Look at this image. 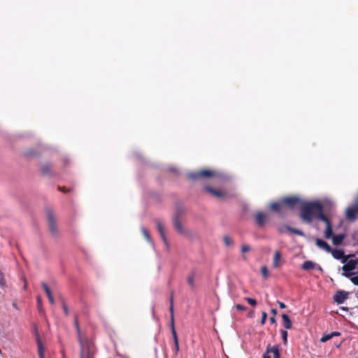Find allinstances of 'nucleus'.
<instances>
[{"label": "nucleus", "mask_w": 358, "mask_h": 358, "mask_svg": "<svg viewBox=\"0 0 358 358\" xmlns=\"http://www.w3.org/2000/svg\"><path fill=\"white\" fill-rule=\"evenodd\" d=\"M37 303H38V308H41V299L40 296L37 297Z\"/></svg>", "instance_id": "49530a36"}, {"label": "nucleus", "mask_w": 358, "mask_h": 358, "mask_svg": "<svg viewBox=\"0 0 358 358\" xmlns=\"http://www.w3.org/2000/svg\"><path fill=\"white\" fill-rule=\"evenodd\" d=\"M187 282H188V284L192 287H194V275H190L189 276H188V278H187Z\"/></svg>", "instance_id": "c9c22d12"}, {"label": "nucleus", "mask_w": 358, "mask_h": 358, "mask_svg": "<svg viewBox=\"0 0 358 358\" xmlns=\"http://www.w3.org/2000/svg\"><path fill=\"white\" fill-rule=\"evenodd\" d=\"M346 259H347L346 258H344L343 262L345 263L346 262Z\"/></svg>", "instance_id": "4d7b16f0"}, {"label": "nucleus", "mask_w": 358, "mask_h": 358, "mask_svg": "<svg viewBox=\"0 0 358 358\" xmlns=\"http://www.w3.org/2000/svg\"><path fill=\"white\" fill-rule=\"evenodd\" d=\"M281 259V254L280 251L276 250L274 253L273 261V266L274 268H278L280 266V260Z\"/></svg>", "instance_id": "aec40b11"}, {"label": "nucleus", "mask_w": 358, "mask_h": 358, "mask_svg": "<svg viewBox=\"0 0 358 358\" xmlns=\"http://www.w3.org/2000/svg\"><path fill=\"white\" fill-rule=\"evenodd\" d=\"M315 243H316V245L318 248H320L321 249H323L326 252H331V246L327 242H325L324 241H323V240H322L320 238H317L315 240Z\"/></svg>", "instance_id": "f8f14e48"}, {"label": "nucleus", "mask_w": 358, "mask_h": 358, "mask_svg": "<svg viewBox=\"0 0 358 358\" xmlns=\"http://www.w3.org/2000/svg\"><path fill=\"white\" fill-rule=\"evenodd\" d=\"M27 288V282L25 281V283L24 285V289H25Z\"/></svg>", "instance_id": "6e6d98bb"}, {"label": "nucleus", "mask_w": 358, "mask_h": 358, "mask_svg": "<svg viewBox=\"0 0 358 358\" xmlns=\"http://www.w3.org/2000/svg\"><path fill=\"white\" fill-rule=\"evenodd\" d=\"M270 352L271 353L273 354V358H280L278 345L271 346V345L270 344Z\"/></svg>", "instance_id": "b1692460"}, {"label": "nucleus", "mask_w": 358, "mask_h": 358, "mask_svg": "<svg viewBox=\"0 0 358 358\" xmlns=\"http://www.w3.org/2000/svg\"><path fill=\"white\" fill-rule=\"evenodd\" d=\"M332 256L336 259H341L344 258V252L342 250H331Z\"/></svg>", "instance_id": "5701e85b"}, {"label": "nucleus", "mask_w": 358, "mask_h": 358, "mask_svg": "<svg viewBox=\"0 0 358 358\" xmlns=\"http://www.w3.org/2000/svg\"><path fill=\"white\" fill-rule=\"evenodd\" d=\"M34 334L36 336V343H37V345H38V355H40V353H44L45 348L43 345L42 341L41 340V338H40V336L38 334V328L36 326H34Z\"/></svg>", "instance_id": "9b49d317"}, {"label": "nucleus", "mask_w": 358, "mask_h": 358, "mask_svg": "<svg viewBox=\"0 0 358 358\" xmlns=\"http://www.w3.org/2000/svg\"><path fill=\"white\" fill-rule=\"evenodd\" d=\"M180 347H179V342L174 343V352L176 355L178 354L179 351Z\"/></svg>", "instance_id": "37998d69"}, {"label": "nucleus", "mask_w": 358, "mask_h": 358, "mask_svg": "<svg viewBox=\"0 0 358 358\" xmlns=\"http://www.w3.org/2000/svg\"><path fill=\"white\" fill-rule=\"evenodd\" d=\"M218 176L215 171L203 169L197 172H192L187 174V178L192 180H197L201 178H213Z\"/></svg>", "instance_id": "20e7f679"}, {"label": "nucleus", "mask_w": 358, "mask_h": 358, "mask_svg": "<svg viewBox=\"0 0 358 358\" xmlns=\"http://www.w3.org/2000/svg\"><path fill=\"white\" fill-rule=\"evenodd\" d=\"M348 293L345 291H338L334 296V301L338 304H342L348 299Z\"/></svg>", "instance_id": "1a4fd4ad"}, {"label": "nucleus", "mask_w": 358, "mask_h": 358, "mask_svg": "<svg viewBox=\"0 0 358 358\" xmlns=\"http://www.w3.org/2000/svg\"><path fill=\"white\" fill-rule=\"evenodd\" d=\"M170 326H171V334H172L173 342L177 343V342H178V338L177 333L176 331L175 324H174V323H170Z\"/></svg>", "instance_id": "bb28decb"}, {"label": "nucleus", "mask_w": 358, "mask_h": 358, "mask_svg": "<svg viewBox=\"0 0 358 358\" xmlns=\"http://www.w3.org/2000/svg\"><path fill=\"white\" fill-rule=\"evenodd\" d=\"M267 318V313L266 312H262V319L260 321V323L262 325H264L266 322Z\"/></svg>", "instance_id": "4c0bfd02"}, {"label": "nucleus", "mask_w": 358, "mask_h": 358, "mask_svg": "<svg viewBox=\"0 0 358 358\" xmlns=\"http://www.w3.org/2000/svg\"><path fill=\"white\" fill-rule=\"evenodd\" d=\"M351 282L355 285L358 286V275L350 277Z\"/></svg>", "instance_id": "ea45409f"}, {"label": "nucleus", "mask_w": 358, "mask_h": 358, "mask_svg": "<svg viewBox=\"0 0 358 358\" xmlns=\"http://www.w3.org/2000/svg\"><path fill=\"white\" fill-rule=\"evenodd\" d=\"M205 189L208 192H209L210 194L217 198L222 197L224 195V194L222 191L215 189L209 186H206Z\"/></svg>", "instance_id": "2eb2a0df"}, {"label": "nucleus", "mask_w": 358, "mask_h": 358, "mask_svg": "<svg viewBox=\"0 0 358 358\" xmlns=\"http://www.w3.org/2000/svg\"><path fill=\"white\" fill-rule=\"evenodd\" d=\"M41 286L43 288L45 292L46 293L48 297L52 295L50 289L45 282H42Z\"/></svg>", "instance_id": "2f4dec72"}, {"label": "nucleus", "mask_w": 358, "mask_h": 358, "mask_svg": "<svg viewBox=\"0 0 358 358\" xmlns=\"http://www.w3.org/2000/svg\"><path fill=\"white\" fill-rule=\"evenodd\" d=\"M0 287L5 288L7 287L6 280L4 277V274L0 271Z\"/></svg>", "instance_id": "cd10ccee"}, {"label": "nucleus", "mask_w": 358, "mask_h": 358, "mask_svg": "<svg viewBox=\"0 0 358 358\" xmlns=\"http://www.w3.org/2000/svg\"><path fill=\"white\" fill-rule=\"evenodd\" d=\"M278 303L279 307H280V308H286V305H285L284 303H282V302H281V301H278Z\"/></svg>", "instance_id": "a18cd8bd"}, {"label": "nucleus", "mask_w": 358, "mask_h": 358, "mask_svg": "<svg viewBox=\"0 0 358 358\" xmlns=\"http://www.w3.org/2000/svg\"><path fill=\"white\" fill-rule=\"evenodd\" d=\"M357 213L358 207L349 208L346 210V218L350 220H353L355 219Z\"/></svg>", "instance_id": "ddd939ff"}, {"label": "nucleus", "mask_w": 358, "mask_h": 358, "mask_svg": "<svg viewBox=\"0 0 358 358\" xmlns=\"http://www.w3.org/2000/svg\"><path fill=\"white\" fill-rule=\"evenodd\" d=\"M48 300H49V302L51 303V304H53L55 303V300H54V298H53V296H48Z\"/></svg>", "instance_id": "de8ad7c7"}, {"label": "nucleus", "mask_w": 358, "mask_h": 358, "mask_svg": "<svg viewBox=\"0 0 358 358\" xmlns=\"http://www.w3.org/2000/svg\"><path fill=\"white\" fill-rule=\"evenodd\" d=\"M45 213L50 232L52 236L57 237L59 235V230L57 224L56 215L53 209L50 207H46L45 208Z\"/></svg>", "instance_id": "7ed1b4c3"}, {"label": "nucleus", "mask_w": 358, "mask_h": 358, "mask_svg": "<svg viewBox=\"0 0 358 358\" xmlns=\"http://www.w3.org/2000/svg\"><path fill=\"white\" fill-rule=\"evenodd\" d=\"M39 355V357H40V358H45V355H44V353H40V355Z\"/></svg>", "instance_id": "5fc2aeb1"}, {"label": "nucleus", "mask_w": 358, "mask_h": 358, "mask_svg": "<svg viewBox=\"0 0 358 358\" xmlns=\"http://www.w3.org/2000/svg\"><path fill=\"white\" fill-rule=\"evenodd\" d=\"M58 190L64 192V193H67L70 191L69 189L68 188H66L65 187H58Z\"/></svg>", "instance_id": "c03bdc74"}, {"label": "nucleus", "mask_w": 358, "mask_h": 358, "mask_svg": "<svg viewBox=\"0 0 358 358\" xmlns=\"http://www.w3.org/2000/svg\"><path fill=\"white\" fill-rule=\"evenodd\" d=\"M357 263V259H350L347 263H345V265L342 267L343 271V275L347 278H350L352 275L350 271L356 268Z\"/></svg>", "instance_id": "0eeeda50"}, {"label": "nucleus", "mask_w": 358, "mask_h": 358, "mask_svg": "<svg viewBox=\"0 0 358 358\" xmlns=\"http://www.w3.org/2000/svg\"><path fill=\"white\" fill-rule=\"evenodd\" d=\"M74 325L76 329L78 340L80 339V338H82L83 337H85V336L83 335V334L81 332V329H80V325H79V323H78V319L76 317H75V320H74Z\"/></svg>", "instance_id": "393cba45"}, {"label": "nucleus", "mask_w": 358, "mask_h": 358, "mask_svg": "<svg viewBox=\"0 0 358 358\" xmlns=\"http://www.w3.org/2000/svg\"><path fill=\"white\" fill-rule=\"evenodd\" d=\"M245 300L252 306H255L257 305V301L255 299L245 297Z\"/></svg>", "instance_id": "f704fd0d"}, {"label": "nucleus", "mask_w": 358, "mask_h": 358, "mask_svg": "<svg viewBox=\"0 0 358 358\" xmlns=\"http://www.w3.org/2000/svg\"><path fill=\"white\" fill-rule=\"evenodd\" d=\"M283 326L286 329H290L292 327V322L287 314L282 315Z\"/></svg>", "instance_id": "6ab92c4d"}, {"label": "nucleus", "mask_w": 358, "mask_h": 358, "mask_svg": "<svg viewBox=\"0 0 358 358\" xmlns=\"http://www.w3.org/2000/svg\"><path fill=\"white\" fill-rule=\"evenodd\" d=\"M12 305H13V306L15 309L18 310V306H17V304L16 301L13 302V304H12Z\"/></svg>", "instance_id": "8fccbe9b"}, {"label": "nucleus", "mask_w": 358, "mask_h": 358, "mask_svg": "<svg viewBox=\"0 0 358 358\" xmlns=\"http://www.w3.org/2000/svg\"><path fill=\"white\" fill-rule=\"evenodd\" d=\"M169 311H170V323H174V310H173V294H171V299H170Z\"/></svg>", "instance_id": "4be33fe9"}, {"label": "nucleus", "mask_w": 358, "mask_h": 358, "mask_svg": "<svg viewBox=\"0 0 358 358\" xmlns=\"http://www.w3.org/2000/svg\"><path fill=\"white\" fill-rule=\"evenodd\" d=\"M250 250H251L250 247L248 245H243L241 247V252L242 253H245L247 252H249Z\"/></svg>", "instance_id": "58836bf2"}, {"label": "nucleus", "mask_w": 358, "mask_h": 358, "mask_svg": "<svg viewBox=\"0 0 358 358\" xmlns=\"http://www.w3.org/2000/svg\"><path fill=\"white\" fill-rule=\"evenodd\" d=\"M357 294H358V289H357Z\"/></svg>", "instance_id": "13d9d810"}, {"label": "nucleus", "mask_w": 358, "mask_h": 358, "mask_svg": "<svg viewBox=\"0 0 358 358\" xmlns=\"http://www.w3.org/2000/svg\"><path fill=\"white\" fill-rule=\"evenodd\" d=\"M52 169V167L50 164H43L41 168V173L43 176H52L53 174Z\"/></svg>", "instance_id": "dca6fc26"}, {"label": "nucleus", "mask_w": 358, "mask_h": 358, "mask_svg": "<svg viewBox=\"0 0 358 358\" xmlns=\"http://www.w3.org/2000/svg\"><path fill=\"white\" fill-rule=\"evenodd\" d=\"M315 267V264L310 260L305 261L301 266V268L305 271L314 269Z\"/></svg>", "instance_id": "412c9836"}, {"label": "nucleus", "mask_w": 358, "mask_h": 358, "mask_svg": "<svg viewBox=\"0 0 358 358\" xmlns=\"http://www.w3.org/2000/svg\"><path fill=\"white\" fill-rule=\"evenodd\" d=\"M331 237L332 238L333 244L335 245H339L343 243L345 238V234H340L334 235L332 232V236H331L330 238Z\"/></svg>", "instance_id": "4468645a"}, {"label": "nucleus", "mask_w": 358, "mask_h": 358, "mask_svg": "<svg viewBox=\"0 0 358 358\" xmlns=\"http://www.w3.org/2000/svg\"><path fill=\"white\" fill-rule=\"evenodd\" d=\"M173 227L176 229V230L179 234H186V231H185V228L183 227L178 215H176L173 217Z\"/></svg>", "instance_id": "9d476101"}, {"label": "nucleus", "mask_w": 358, "mask_h": 358, "mask_svg": "<svg viewBox=\"0 0 358 358\" xmlns=\"http://www.w3.org/2000/svg\"><path fill=\"white\" fill-rule=\"evenodd\" d=\"M254 218L258 227H264L265 224L268 221V215L262 211H258L254 215Z\"/></svg>", "instance_id": "6e6552de"}, {"label": "nucleus", "mask_w": 358, "mask_h": 358, "mask_svg": "<svg viewBox=\"0 0 358 358\" xmlns=\"http://www.w3.org/2000/svg\"><path fill=\"white\" fill-rule=\"evenodd\" d=\"M262 274L264 279H267L268 277V271L266 266H264L261 268Z\"/></svg>", "instance_id": "473e14b6"}, {"label": "nucleus", "mask_w": 358, "mask_h": 358, "mask_svg": "<svg viewBox=\"0 0 358 358\" xmlns=\"http://www.w3.org/2000/svg\"><path fill=\"white\" fill-rule=\"evenodd\" d=\"M62 308L64 310V314L66 316L69 315V308L64 302L62 303Z\"/></svg>", "instance_id": "a19ab883"}, {"label": "nucleus", "mask_w": 358, "mask_h": 358, "mask_svg": "<svg viewBox=\"0 0 358 358\" xmlns=\"http://www.w3.org/2000/svg\"><path fill=\"white\" fill-rule=\"evenodd\" d=\"M156 224H157V230L159 232L162 238L163 239V241L165 243H166V238L165 236L164 227L163 223L160 220H156Z\"/></svg>", "instance_id": "f3484780"}, {"label": "nucleus", "mask_w": 358, "mask_h": 358, "mask_svg": "<svg viewBox=\"0 0 358 358\" xmlns=\"http://www.w3.org/2000/svg\"><path fill=\"white\" fill-rule=\"evenodd\" d=\"M286 208L292 210L303 201L298 196H285L281 199Z\"/></svg>", "instance_id": "39448f33"}, {"label": "nucleus", "mask_w": 358, "mask_h": 358, "mask_svg": "<svg viewBox=\"0 0 358 358\" xmlns=\"http://www.w3.org/2000/svg\"><path fill=\"white\" fill-rule=\"evenodd\" d=\"M300 219L307 224H310L313 220H318L326 224L324 237L327 239L332 236V227L329 219L324 214V207L318 201L303 202L300 206Z\"/></svg>", "instance_id": "f257e3e1"}, {"label": "nucleus", "mask_w": 358, "mask_h": 358, "mask_svg": "<svg viewBox=\"0 0 358 358\" xmlns=\"http://www.w3.org/2000/svg\"><path fill=\"white\" fill-rule=\"evenodd\" d=\"M39 355V357H40V358H45V355H44V353H40V355Z\"/></svg>", "instance_id": "864d4df0"}, {"label": "nucleus", "mask_w": 358, "mask_h": 358, "mask_svg": "<svg viewBox=\"0 0 358 358\" xmlns=\"http://www.w3.org/2000/svg\"><path fill=\"white\" fill-rule=\"evenodd\" d=\"M269 320H270V322H271V324H275V322H276V321H275V317H274V316L271 317Z\"/></svg>", "instance_id": "09e8293b"}, {"label": "nucleus", "mask_w": 358, "mask_h": 358, "mask_svg": "<svg viewBox=\"0 0 358 358\" xmlns=\"http://www.w3.org/2000/svg\"><path fill=\"white\" fill-rule=\"evenodd\" d=\"M26 155H27V156H32V155H34V152H33L32 151H28V152L26 153Z\"/></svg>", "instance_id": "3c124183"}, {"label": "nucleus", "mask_w": 358, "mask_h": 358, "mask_svg": "<svg viewBox=\"0 0 358 358\" xmlns=\"http://www.w3.org/2000/svg\"><path fill=\"white\" fill-rule=\"evenodd\" d=\"M340 335H341V333L338 331H334L331 334H325L320 338V341L322 343H325L327 341L330 340L331 338H333L334 336H339Z\"/></svg>", "instance_id": "a211bd4d"}, {"label": "nucleus", "mask_w": 358, "mask_h": 358, "mask_svg": "<svg viewBox=\"0 0 358 358\" xmlns=\"http://www.w3.org/2000/svg\"><path fill=\"white\" fill-rule=\"evenodd\" d=\"M141 231H142L144 237L146 238V240L150 242L151 241V237H150L149 233L148 232V231L145 228L143 227L141 229Z\"/></svg>", "instance_id": "72a5a7b5"}, {"label": "nucleus", "mask_w": 358, "mask_h": 358, "mask_svg": "<svg viewBox=\"0 0 358 358\" xmlns=\"http://www.w3.org/2000/svg\"><path fill=\"white\" fill-rule=\"evenodd\" d=\"M235 308H236L237 310H241V311H244V310H246V307H245V306H242V305H241V304H236V305L235 306Z\"/></svg>", "instance_id": "79ce46f5"}, {"label": "nucleus", "mask_w": 358, "mask_h": 358, "mask_svg": "<svg viewBox=\"0 0 358 358\" xmlns=\"http://www.w3.org/2000/svg\"><path fill=\"white\" fill-rule=\"evenodd\" d=\"M271 313L275 316L277 314V310L275 309H271Z\"/></svg>", "instance_id": "603ef678"}, {"label": "nucleus", "mask_w": 358, "mask_h": 358, "mask_svg": "<svg viewBox=\"0 0 358 358\" xmlns=\"http://www.w3.org/2000/svg\"><path fill=\"white\" fill-rule=\"evenodd\" d=\"M41 286L43 288L45 292L46 293L48 297L52 295L50 289L45 282H42Z\"/></svg>", "instance_id": "7c9ffc66"}, {"label": "nucleus", "mask_w": 358, "mask_h": 358, "mask_svg": "<svg viewBox=\"0 0 358 358\" xmlns=\"http://www.w3.org/2000/svg\"><path fill=\"white\" fill-rule=\"evenodd\" d=\"M270 209L271 210L277 213L282 217L286 215V209L287 208L281 199H280L277 202L271 203L270 204Z\"/></svg>", "instance_id": "423d86ee"}, {"label": "nucleus", "mask_w": 358, "mask_h": 358, "mask_svg": "<svg viewBox=\"0 0 358 358\" xmlns=\"http://www.w3.org/2000/svg\"><path fill=\"white\" fill-rule=\"evenodd\" d=\"M269 353H271V352H270V344H268L267 345L266 352L263 355V358H271V356L269 355Z\"/></svg>", "instance_id": "e433bc0d"}, {"label": "nucleus", "mask_w": 358, "mask_h": 358, "mask_svg": "<svg viewBox=\"0 0 358 358\" xmlns=\"http://www.w3.org/2000/svg\"><path fill=\"white\" fill-rule=\"evenodd\" d=\"M223 241L226 246H230L234 243L232 238L229 236H224L223 237Z\"/></svg>", "instance_id": "c85d7f7f"}, {"label": "nucleus", "mask_w": 358, "mask_h": 358, "mask_svg": "<svg viewBox=\"0 0 358 358\" xmlns=\"http://www.w3.org/2000/svg\"><path fill=\"white\" fill-rule=\"evenodd\" d=\"M80 345V358H94L96 350L94 343L87 336L78 340Z\"/></svg>", "instance_id": "f03ea898"}, {"label": "nucleus", "mask_w": 358, "mask_h": 358, "mask_svg": "<svg viewBox=\"0 0 358 358\" xmlns=\"http://www.w3.org/2000/svg\"><path fill=\"white\" fill-rule=\"evenodd\" d=\"M280 334H281V336H282V341H283V344L284 345H287V336H288L287 331L286 330L281 329L280 330Z\"/></svg>", "instance_id": "c756f323"}, {"label": "nucleus", "mask_w": 358, "mask_h": 358, "mask_svg": "<svg viewBox=\"0 0 358 358\" xmlns=\"http://www.w3.org/2000/svg\"><path fill=\"white\" fill-rule=\"evenodd\" d=\"M285 227L286 228L287 230H288L291 233L295 234L301 236H305L304 233L300 229L292 228L288 225H286Z\"/></svg>", "instance_id": "a878e982"}]
</instances>
